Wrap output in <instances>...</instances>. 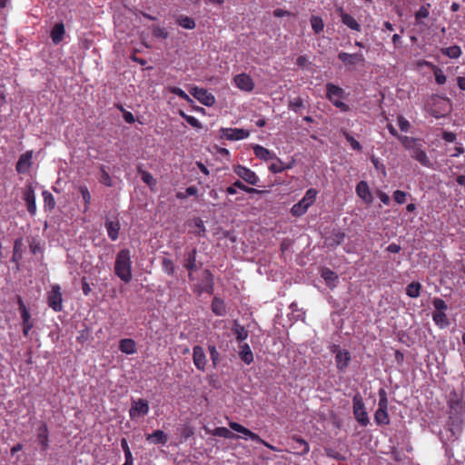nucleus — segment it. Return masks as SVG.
Returning <instances> with one entry per match:
<instances>
[{
    "label": "nucleus",
    "mask_w": 465,
    "mask_h": 465,
    "mask_svg": "<svg viewBox=\"0 0 465 465\" xmlns=\"http://www.w3.org/2000/svg\"><path fill=\"white\" fill-rule=\"evenodd\" d=\"M98 179L101 183L109 187L112 186V178L104 168H101Z\"/></svg>",
    "instance_id": "obj_55"
},
{
    "label": "nucleus",
    "mask_w": 465,
    "mask_h": 465,
    "mask_svg": "<svg viewBox=\"0 0 465 465\" xmlns=\"http://www.w3.org/2000/svg\"><path fill=\"white\" fill-rule=\"evenodd\" d=\"M332 104L335 107L339 108L343 113H346L350 110V106L347 104L343 103L341 100H335V102L332 103Z\"/></svg>",
    "instance_id": "obj_61"
},
{
    "label": "nucleus",
    "mask_w": 465,
    "mask_h": 465,
    "mask_svg": "<svg viewBox=\"0 0 465 465\" xmlns=\"http://www.w3.org/2000/svg\"><path fill=\"white\" fill-rule=\"evenodd\" d=\"M377 195L378 197L380 198V200L381 201L382 203L388 205L391 202V199L389 197V195L387 193H385L384 192L382 191H378L377 192Z\"/></svg>",
    "instance_id": "obj_62"
},
{
    "label": "nucleus",
    "mask_w": 465,
    "mask_h": 465,
    "mask_svg": "<svg viewBox=\"0 0 465 465\" xmlns=\"http://www.w3.org/2000/svg\"><path fill=\"white\" fill-rule=\"evenodd\" d=\"M213 275L209 270H205L201 282L195 286L194 292H198V295L203 292L213 294Z\"/></svg>",
    "instance_id": "obj_10"
},
{
    "label": "nucleus",
    "mask_w": 465,
    "mask_h": 465,
    "mask_svg": "<svg viewBox=\"0 0 465 465\" xmlns=\"http://www.w3.org/2000/svg\"><path fill=\"white\" fill-rule=\"evenodd\" d=\"M311 25L315 34H320L323 31L324 23L321 16L312 15L310 18Z\"/></svg>",
    "instance_id": "obj_43"
},
{
    "label": "nucleus",
    "mask_w": 465,
    "mask_h": 465,
    "mask_svg": "<svg viewBox=\"0 0 465 465\" xmlns=\"http://www.w3.org/2000/svg\"><path fill=\"white\" fill-rule=\"evenodd\" d=\"M180 115L193 127L194 128H201L202 127V124L201 123L199 122V120L197 118H195L194 116H192V115H189V114H186L184 112L181 111L180 112Z\"/></svg>",
    "instance_id": "obj_50"
},
{
    "label": "nucleus",
    "mask_w": 465,
    "mask_h": 465,
    "mask_svg": "<svg viewBox=\"0 0 465 465\" xmlns=\"http://www.w3.org/2000/svg\"><path fill=\"white\" fill-rule=\"evenodd\" d=\"M397 121L398 125L402 132H409L411 128V124L406 118H404L402 115H399Z\"/></svg>",
    "instance_id": "obj_58"
},
{
    "label": "nucleus",
    "mask_w": 465,
    "mask_h": 465,
    "mask_svg": "<svg viewBox=\"0 0 465 465\" xmlns=\"http://www.w3.org/2000/svg\"><path fill=\"white\" fill-rule=\"evenodd\" d=\"M162 268L163 271L167 273L169 276H173L174 274L175 267L173 262L169 258L162 259Z\"/></svg>",
    "instance_id": "obj_47"
},
{
    "label": "nucleus",
    "mask_w": 465,
    "mask_h": 465,
    "mask_svg": "<svg viewBox=\"0 0 465 465\" xmlns=\"http://www.w3.org/2000/svg\"><path fill=\"white\" fill-rule=\"evenodd\" d=\"M457 138L456 134L452 132L444 131L442 133V139L447 143H453Z\"/></svg>",
    "instance_id": "obj_60"
},
{
    "label": "nucleus",
    "mask_w": 465,
    "mask_h": 465,
    "mask_svg": "<svg viewBox=\"0 0 465 465\" xmlns=\"http://www.w3.org/2000/svg\"><path fill=\"white\" fill-rule=\"evenodd\" d=\"M346 234L341 230L333 229L330 235L325 238V242L330 247H337L345 240Z\"/></svg>",
    "instance_id": "obj_23"
},
{
    "label": "nucleus",
    "mask_w": 465,
    "mask_h": 465,
    "mask_svg": "<svg viewBox=\"0 0 465 465\" xmlns=\"http://www.w3.org/2000/svg\"><path fill=\"white\" fill-rule=\"evenodd\" d=\"M137 172L141 175L142 181L146 183L152 191H153L157 183L153 176L149 172L143 170L142 165L137 167Z\"/></svg>",
    "instance_id": "obj_34"
},
{
    "label": "nucleus",
    "mask_w": 465,
    "mask_h": 465,
    "mask_svg": "<svg viewBox=\"0 0 465 465\" xmlns=\"http://www.w3.org/2000/svg\"><path fill=\"white\" fill-rule=\"evenodd\" d=\"M193 361L195 367L202 371H205L207 359L203 348L200 345H195L193 348Z\"/></svg>",
    "instance_id": "obj_16"
},
{
    "label": "nucleus",
    "mask_w": 465,
    "mask_h": 465,
    "mask_svg": "<svg viewBox=\"0 0 465 465\" xmlns=\"http://www.w3.org/2000/svg\"><path fill=\"white\" fill-rule=\"evenodd\" d=\"M177 24L185 29H193L196 25L195 21L187 15H179L176 19Z\"/></svg>",
    "instance_id": "obj_42"
},
{
    "label": "nucleus",
    "mask_w": 465,
    "mask_h": 465,
    "mask_svg": "<svg viewBox=\"0 0 465 465\" xmlns=\"http://www.w3.org/2000/svg\"><path fill=\"white\" fill-rule=\"evenodd\" d=\"M422 285L419 282H411L406 287V294L410 298H418L420 295Z\"/></svg>",
    "instance_id": "obj_38"
},
{
    "label": "nucleus",
    "mask_w": 465,
    "mask_h": 465,
    "mask_svg": "<svg viewBox=\"0 0 465 465\" xmlns=\"http://www.w3.org/2000/svg\"><path fill=\"white\" fill-rule=\"evenodd\" d=\"M356 194L367 204L373 202V196L370 187L365 181H361L357 183L355 188Z\"/></svg>",
    "instance_id": "obj_19"
},
{
    "label": "nucleus",
    "mask_w": 465,
    "mask_h": 465,
    "mask_svg": "<svg viewBox=\"0 0 465 465\" xmlns=\"http://www.w3.org/2000/svg\"><path fill=\"white\" fill-rule=\"evenodd\" d=\"M104 226L110 240L116 241L118 239L120 231L119 221L117 219L114 221L106 220Z\"/></svg>",
    "instance_id": "obj_25"
},
{
    "label": "nucleus",
    "mask_w": 465,
    "mask_h": 465,
    "mask_svg": "<svg viewBox=\"0 0 465 465\" xmlns=\"http://www.w3.org/2000/svg\"><path fill=\"white\" fill-rule=\"evenodd\" d=\"M212 435L223 437L225 439H238L239 436L232 433L229 429L225 427H217L212 431Z\"/></svg>",
    "instance_id": "obj_41"
},
{
    "label": "nucleus",
    "mask_w": 465,
    "mask_h": 465,
    "mask_svg": "<svg viewBox=\"0 0 465 465\" xmlns=\"http://www.w3.org/2000/svg\"><path fill=\"white\" fill-rule=\"evenodd\" d=\"M291 439L295 443L294 445H292L294 454L303 456L309 453L310 445L304 439L296 435H292Z\"/></svg>",
    "instance_id": "obj_20"
},
{
    "label": "nucleus",
    "mask_w": 465,
    "mask_h": 465,
    "mask_svg": "<svg viewBox=\"0 0 465 465\" xmlns=\"http://www.w3.org/2000/svg\"><path fill=\"white\" fill-rule=\"evenodd\" d=\"M303 106V101L301 97H296L289 101L288 107L290 110L297 112L299 108Z\"/></svg>",
    "instance_id": "obj_56"
},
{
    "label": "nucleus",
    "mask_w": 465,
    "mask_h": 465,
    "mask_svg": "<svg viewBox=\"0 0 465 465\" xmlns=\"http://www.w3.org/2000/svg\"><path fill=\"white\" fill-rule=\"evenodd\" d=\"M407 197L411 196L403 191L396 190L393 193V200L399 204H403L407 201Z\"/></svg>",
    "instance_id": "obj_51"
},
{
    "label": "nucleus",
    "mask_w": 465,
    "mask_h": 465,
    "mask_svg": "<svg viewBox=\"0 0 465 465\" xmlns=\"http://www.w3.org/2000/svg\"><path fill=\"white\" fill-rule=\"evenodd\" d=\"M337 12L343 25L357 32L361 30V25L350 14L345 13L342 7H339Z\"/></svg>",
    "instance_id": "obj_21"
},
{
    "label": "nucleus",
    "mask_w": 465,
    "mask_h": 465,
    "mask_svg": "<svg viewBox=\"0 0 465 465\" xmlns=\"http://www.w3.org/2000/svg\"><path fill=\"white\" fill-rule=\"evenodd\" d=\"M197 250L192 249L184 255V268L189 272H195L198 269L196 264Z\"/></svg>",
    "instance_id": "obj_28"
},
{
    "label": "nucleus",
    "mask_w": 465,
    "mask_h": 465,
    "mask_svg": "<svg viewBox=\"0 0 465 465\" xmlns=\"http://www.w3.org/2000/svg\"><path fill=\"white\" fill-rule=\"evenodd\" d=\"M190 94L205 106H213L215 104V97L204 88L193 87Z\"/></svg>",
    "instance_id": "obj_11"
},
{
    "label": "nucleus",
    "mask_w": 465,
    "mask_h": 465,
    "mask_svg": "<svg viewBox=\"0 0 465 465\" xmlns=\"http://www.w3.org/2000/svg\"><path fill=\"white\" fill-rule=\"evenodd\" d=\"M253 153L257 158L264 161L277 159L274 153L259 144L253 146Z\"/></svg>",
    "instance_id": "obj_27"
},
{
    "label": "nucleus",
    "mask_w": 465,
    "mask_h": 465,
    "mask_svg": "<svg viewBox=\"0 0 465 465\" xmlns=\"http://www.w3.org/2000/svg\"><path fill=\"white\" fill-rule=\"evenodd\" d=\"M153 35L156 38L166 39L168 37V32L163 27L155 26L153 29Z\"/></svg>",
    "instance_id": "obj_57"
},
{
    "label": "nucleus",
    "mask_w": 465,
    "mask_h": 465,
    "mask_svg": "<svg viewBox=\"0 0 465 465\" xmlns=\"http://www.w3.org/2000/svg\"><path fill=\"white\" fill-rule=\"evenodd\" d=\"M119 350L126 354H134L136 352V342L133 339H122L119 342Z\"/></svg>",
    "instance_id": "obj_31"
},
{
    "label": "nucleus",
    "mask_w": 465,
    "mask_h": 465,
    "mask_svg": "<svg viewBox=\"0 0 465 465\" xmlns=\"http://www.w3.org/2000/svg\"><path fill=\"white\" fill-rule=\"evenodd\" d=\"M212 312L217 316H223L226 314V307L223 300L214 297L212 302Z\"/></svg>",
    "instance_id": "obj_37"
},
{
    "label": "nucleus",
    "mask_w": 465,
    "mask_h": 465,
    "mask_svg": "<svg viewBox=\"0 0 465 465\" xmlns=\"http://www.w3.org/2000/svg\"><path fill=\"white\" fill-rule=\"evenodd\" d=\"M146 440L153 444L165 445L168 441V436L161 430H156L151 434L146 435Z\"/></svg>",
    "instance_id": "obj_26"
},
{
    "label": "nucleus",
    "mask_w": 465,
    "mask_h": 465,
    "mask_svg": "<svg viewBox=\"0 0 465 465\" xmlns=\"http://www.w3.org/2000/svg\"><path fill=\"white\" fill-rule=\"evenodd\" d=\"M352 411L355 420L361 426L366 427L370 424L368 412L362 398L357 394L352 399Z\"/></svg>",
    "instance_id": "obj_4"
},
{
    "label": "nucleus",
    "mask_w": 465,
    "mask_h": 465,
    "mask_svg": "<svg viewBox=\"0 0 465 465\" xmlns=\"http://www.w3.org/2000/svg\"><path fill=\"white\" fill-rule=\"evenodd\" d=\"M33 151H26L22 153L15 164V170L18 173H26L32 166Z\"/></svg>",
    "instance_id": "obj_15"
},
{
    "label": "nucleus",
    "mask_w": 465,
    "mask_h": 465,
    "mask_svg": "<svg viewBox=\"0 0 465 465\" xmlns=\"http://www.w3.org/2000/svg\"><path fill=\"white\" fill-rule=\"evenodd\" d=\"M273 15L275 17L289 16V15H291V12L282 9V8H277L273 11Z\"/></svg>",
    "instance_id": "obj_63"
},
{
    "label": "nucleus",
    "mask_w": 465,
    "mask_h": 465,
    "mask_svg": "<svg viewBox=\"0 0 465 465\" xmlns=\"http://www.w3.org/2000/svg\"><path fill=\"white\" fill-rule=\"evenodd\" d=\"M276 162L275 163H272L270 166H269V170L271 173H282L287 169H290L292 166L291 165H284L283 162L277 157V159H274Z\"/></svg>",
    "instance_id": "obj_45"
},
{
    "label": "nucleus",
    "mask_w": 465,
    "mask_h": 465,
    "mask_svg": "<svg viewBox=\"0 0 465 465\" xmlns=\"http://www.w3.org/2000/svg\"><path fill=\"white\" fill-rule=\"evenodd\" d=\"M114 273L125 283L132 280V260L129 249H123L117 253L114 262Z\"/></svg>",
    "instance_id": "obj_2"
},
{
    "label": "nucleus",
    "mask_w": 465,
    "mask_h": 465,
    "mask_svg": "<svg viewBox=\"0 0 465 465\" xmlns=\"http://www.w3.org/2000/svg\"><path fill=\"white\" fill-rule=\"evenodd\" d=\"M233 82L235 85L245 92H252L254 88V83L250 75L240 74L234 76Z\"/></svg>",
    "instance_id": "obj_18"
},
{
    "label": "nucleus",
    "mask_w": 465,
    "mask_h": 465,
    "mask_svg": "<svg viewBox=\"0 0 465 465\" xmlns=\"http://www.w3.org/2000/svg\"><path fill=\"white\" fill-rule=\"evenodd\" d=\"M332 351L335 353V364L338 371L344 373L351 361V352L346 349H340L336 345Z\"/></svg>",
    "instance_id": "obj_6"
},
{
    "label": "nucleus",
    "mask_w": 465,
    "mask_h": 465,
    "mask_svg": "<svg viewBox=\"0 0 465 465\" xmlns=\"http://www.w3.org/2000/svg\"><path fill=\"white\" fill-rule=\"evenodd\" d=\"M432 321L440 329H445L450 324V321L449 320L445 312H433Z\"/></svg>",
    "instance_id": "obj_29"
},
{
    "label": "nucleus",
    "mask_w": 465,
    "mask_h": 465,
    "mask_svg": "<svg viewBox=\"0 0 465 465\" xmlns=\"http://www.w3.org/2000/svg\"><path fill=\"white\" fill-rule=\"evenodd\" d=\"M44 198V207L45 210H53L55 207V200L54 195L49 191H44L43 193Z\"/></svg>",
    "instance_id": "obj_44"
},
{
    "label": "nucleus",
    "mask_w": 465,
    "mask_h": 465,
    "mask_svg": "<svg viewBox=\"0 0 465 465\" xmlns=\"http://www.w3.org/2000/svg\"><path fill=\"white\" fill-rule=\"evenodd\" d=\"M440 53L449 58L457 59L461 55L462 51L459 45H455L450 47L441 48Z\"/></svg>",
    "instance_id": "obj_39"
},
{
    "label": "nucleus",
    "mask_w": 465,
    "mask_h": 465,
    "mask_svg": "<svg viewBox=\"0 0 465 465\" xmlns=\"http://www.w3.org/2000/svg\"><path fill=\"white\" fill-rule=\"evenodd\" d=\"M23 200L25 202L26 209L30 215L35 216L36 213V203L35 187L32 183H27L23 192Z\"/></svg>",
    "instance_id": "obj_9"
},
{
    "label": "nucleus",
    "mask_w": 465,
    "mask_h": 465,
    "mask_svg": "<svg viewBox=\"0 0 465 465\" xmlns=\"http://www.w3.org/2000/svg\"><path fill=\"white\" fill-rule=\"evenodd\" d=\"M229 427L232 430L237 431L239 433H242V434L249 437L252 440H253L255 442L262 441V439L258 434L252 432V430H250L249 429L245 428L244 426H242V424H240L238 422L231 421V422H229Z\"/></svg>",
    "instance_id": "obj_24"
},
{
    "label": "nucleus",
    "mask_w": 465,
    "mask_h": 465,
    "mask_svg": "<svg viewBox=\"0 0 465 465\" xmlns=\"http://www.w3.org/2000/svg\"><path fill=\"white\" fill-rule=\"evenodd\" d=\"M36 437L43 450H47L49 448V431L45 423H41L36 430Z\"/></svg>",
    "instance_id": "obj_22"
},
{
    "label": "nucleus",
    "mask_w": 465,
    "mask_h": 465,
    "mask_svg": "<svg viewBox=\"0 0 465 465\" xmlns=\"http://www.w3.org/2000/svg\"><path fill=\"white\" fill-rule=\"evenodd\" d=\"M208 350L210 352V358L212 360L213 365L214 368H216L220 363V353L214 345H209Z\"/></svg>",
    "instance_id": "obj_49"
},
{
    "label": "nucleus",
    "mask_w": 465,
    "mask_h": 465,
    "mask_svg": "<svg viewBox=\"0 0 465 465\" xmlns=\"http://www.w3.org/2000/svg\"><path fill=\"white\" fill-rule=\"evenodd\" d=\"M239 357L245 364H251L253 361V353L247 343H242L239 346Z\"/></svg>",
    "instance_id": "obj_30"
},
{
    "label": "nucleus",
    "mask_w": 465,
    "mask_h": 465,
    "mask_svg": "<svg viewBox=\"0 0 465 465\" xmlns=\"http://www.w3.org/2000/svg\"><path fill=\"white\" fill-rule=\"evenodd\" d=\"M318 191L314 188H310L306 191L305 194L297 203L293 204L291 209V213L295 217L303 215L308 209L315 203Z\"/></svg>",
    "instance_id": "obj_3"
},
{
    "label": "nucleus",
    "mask_w": 465,
    "mask_h": 465,
    "mask_svg": "<svg viewBox=\"0 0 465 465\" xmlns=\"http://www.w3.org/2000/svg\"><path fill=\"white\" fill-rule=\"evenodd\" d=\"M17 304L22 318L23 334L25 337H28L30 331L34 327V323L31 320L30 312L21 296H17Z\"/></svg>",
    "instance_id": "obj_7"
},
{
    "label": "nucleus",
    "mask_w": 465,
    "mask_h": 465,
    "mask_svg": "<svg viewBox=\"0 0 465 465\" xmlns=\"http://www.w3.org/2000/svg\"><path fill=\"white\" fill-rule=\"evenodd\" d=\"M401 250V246L397 243H391L387 247V251L391 253H398Z\"/></svg>",
    "instance_id": "obj_64"
},
{
    "label": "nucleus",
    "mask_w": 465,
    "mask_h": 465,
    "mask_svg": "<svg viewBox=\"0 0 465 465\" xmlns=\"http://www.w3.org/2000/svg\"><path fill=\"white\" fill-rule=\"evenodd\" d=\"M400 142L403 147L410 152V155L412 159L419 162L424 167L432 168V163L423 149L420 139L410 136H400Z\"/></svg>",
    "instance_id": "obj_1"
},
{
    "label": "nucleus",
    "mask_w": 465,
    "mask_h": 465,
    "mask_svg": "<svg viewBox=\"0 0 465 465\" xmlns=\"http://www.w3.org/2000/svg\"><path fill=\"white\" fill-rule=\"evenodd\" d=\"M233 172L240 178H242L243 181H245L247 183L251 185H256L259 182V177L257 176V174L253 171L243 165L237 164L233 166Z\"/></svg>",
    "instance_id": "obj_12"
},
{
    "label": "nucleus",
    "mask_w": 465,
    "mask_h": 465,
    "mask_svg": "<svg viewBox=\"0 0 465 465\" xmlns=\"http://www.w3.org/2000/svg\"><path fill=\"white\" fill-rule=\"evenodd\" d=\"M221 136L229 141L243 140L250 135V132L242 128H221Z\"/></svg>",
    "instance_id": "obj_13"
},
{
    "label": "nucleus",
    "mask_w": 465,
    "mask_h": 465,
    "mask_svg": "<svg viewBox=\"0 0 465 465\" xmlns=\"http://www.w3.org/2000/svg\"><path fill=\"white\" fill-rule=\"evenodd\" d=\"M430 4L423 5L420 7L418 12L415 14V18L417 21H420V19L427 18L430 15Z\"/></svg>",
    "instance_id": "obj_54"
},
{
    "label": "nucleus",
    "mask_w": 465,
    "mask_h": 465,
    "mask_svg": "<svg viewBox=\"0 0 465 465\" xmlns=\"http://www.w3.org/2000/svg\"><path fill=\"white\" fill-rule=\"evenodd\" d=\"M46 299L48 306L53 311L59 312L63 310L62 292L61 287L58 284H54L51 286V290L47 292Z\"/></svg>",
    "instance_id": "obj_5"
},
{
    "label": "nucleus",
    "mask_w": 465,
    "mask_h": 465,
    "mask_svg": "<svg viewBox=\"0 0 465 465\" xmlns=\"http://www.w3.org/2000/svg\"><path fill=\"white\" fill-rule=\"evenodd\" d=\"M149 403L144 399L133 400L129 410V416L132 420L143 417L149 412Z\"/></svg>",
    "instance_id": "obj_8"
},
{
    "label": "nucleus",
    "mask_w": 465,
    "mask_h": 465,
    "mask_svg": "<svg viewBox=\"0 0 465 465\" xmlns=\"http://www.w3.org/2000/svg\"><path fill=\"white\" fill-rule=\"evenodd\" d=\"M341 133L345 139L347 140V142L350 143L351 149L357 152H361V144L356 139H354V137L349 132L342 130Z\"/></svg>",
    "instance_id": "obj_46"
},
{
    "label": "nucleus",
    "mask_w": 465,
    "mask_h": 465,
    "mask_svg": "<svg viewBox=\"0 0 465 465\" xmlns=\"http://www.w3.org/2000/svg\"><path fill=\"white\" fill-rule=\"evenodd\" d=\"M121 447H122V450H123V451L124 453L125 460L126 461H134V458H133L131 450L129 448L127 440L125 438H123L121 440Z\"/></svg>",
    "instance_id": "obj_52"
},
{
    "label": "nucleus",
    "mask_w": 465,
    "mask_h": 465,
    "mask_svg": "<svg viewBox=\"0 0 465 465\" xmlns=\"http://www.w3.org/2000/svg\"><path fill=\"white\" fill-rule=\"evenodd\" d=\"M432 305L435 309L434 312H446L448 310V305L445 301L438 297L432 300Z\"/></svg>",
    "instance_id": "obj_53"
},
{
    "label": "nucleus",
    "mask_w": 465,
    "mask_h": 465,
    "mask_svg": "<svg viewBox=\"0 0 465 465\" xmlns=\"http://www.w3.org/2000/svg\"><path fill=\"white\" fill-rule=\"evenodd\" d=\"M232 332L235 335L236 341L240 343L245 341L249 335V331L244 326L241 325L238 321H234L233 322Z\"/></svg>",
    "instance_id": "obj_33"
},
{
    "label": "nucleus",
    "mask_w": 465,
    "mask_h": 465,
    "mask_svg": "<svg viewBox=\"0 0 465 465\" xmlns=\"http://www.w3.org/2000/svg\"><path fill=\"white\" fill-rule=\"evenodd\" d=\"M64 25L63 23H57L54 25L51 31V38L54 44H59L64 37Z\"/></svg>",
    "instance_id": "obj_35"
},
{
    "label": "nucleus",
    "mask_w": 465,
    "mask_h": 465,
    "mask_svg": "<svg viewBox=\"0 0 465 465\" xmlns=\"http://www.w3.org/2000/svg\"><path fill=\"white\" fill-rule=\"evenodd\" d=\"M170 92L172 94L177 95L178 97H180L183 100L191 101L189 95L180 87H176V86L172 87V88H170Z\"/></svg>",
    "instance_id": "obj_59"
},
{
    "label": "nucleus",
    "mask_w": 465,
    "mask_h": 465,
    "mask_svg": "<svg viewBox=\"0 0 465 465\" xmlns=\"http://www.w3.org/2000/svg\"><path fill=\"white\" fill-rule=\"evenodd\" d=\"M423 64L432 70L434 77H435V82L438 84L441 85L446 83L447 78L440 67H438L437 65H435L432 63L428 62V61H424Z\"/></svg>",
    "instance_id": "obj_32"
},
{
    "label": "nucleus",
    "mask_w": 465,
    "mask_h": 465,
    "mask_svg": "<svg viewBox=\"0 0 465 465\" xmlns=\"http://www.w3.org/2000/svg\"><path fill=\"white\" fill-rule=\"evenodd\" d=\"M374 421L379 426L388 425L391 422L387 410L377 409L374 413Z\"/></svg>",
    "instance_id": "obj_36"
},
{
    "label": "nucleus",
    "mask_w": 465,
    "mask_h": 465,
    "mask_svg": "<svg viewBox=\"0 0 465 465\" xmlns=\"http://www.w3.org/2000/svg\"><path fill=\"white\" fill-rule=\"evenodd\" d=\"M193 224L195 227L193 233L198 236H205L206 228L204 226L203 221L201 218L196 217L193 219Z\"/></svg>",
    "instance_id": "obj_48"
},
{
    "label": "nucleus",
    "mask_w": 465,
    "mask_h": 465,
    "mask_svg": "<svg viewBox=\"0 0 465 465\" xmlns=\"http://www.w3.org/2000/svg\"><path fill=\"white\" fill-rule=\"evenodd\" d=\"M326 97L327 99L332 104L335 102V100H341L345 98V91L332 84V83H327L326 84Z\"/></svg>",
    "instance_id": "obj_17"
},
{
    "label": "nucleus",
    "mask_w": 465,
    "mask_h": 465,
    "mask_svg": "<svg viewBox=\"0 0 465 465\" xmlns=\"http://www.w3.org/2000/svg\"><path fill=\"white\" fill-rule=\"evenodd\" d=\"M321 276L324 279L328 286H334V282L338 279L337 274L330 268H323Z\"/></svg>",
    "instance_id": "obj_40"
},
{
    "label": "nucleus",
    "mask_w": 465,
    "mask_h": 465,
    "mask_svg": "<svg viewBox=\"0 0 465 465\" xmlns=\"http://www.w3.org/2000/svg\"><path fill=\"white\" fill-rule=\"evenodd\" d=\"M338 59L342 62L345 65H356V64H363L365 63V58L362 53H355L349 54L346 52H340L338 54Z\"/></svg>",
    "instance_id": "obj_14"
}]
</instances>
